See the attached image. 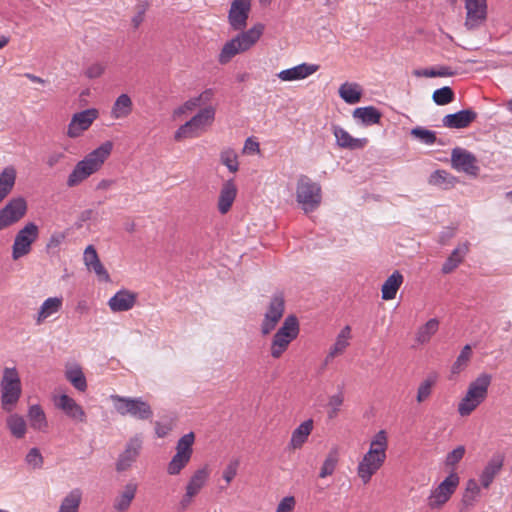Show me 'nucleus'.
<instances>
[{
    "label": "nucleus",
    "mask_w": 512,
    "mask_h": 512,
    "mask_svg": "<svg viewBox=\"0 0 512 512\" xmlns=\"http://www.w3.org/2000/svg\"><path fill=\"white\" fill-rule=\"evenodd\" d=\"M195 495L185 491L184 495L182 496L181 500L179 501V509L181 511H185L190 507V505L193 502Z\"/></svg>",
    "instance_id": "0e129e2a"
},
{
    "label": "nucleus",
    "mask_w": 512,
    "mask_h": 512,
    "mask_svg": "<svg viewBox=\"0 0 512 512\" xmlns=\"http://www.w3.org/2000/svg\"><path fill=\"white\" fill-rule=\"evenodd\" d=\"M25 461L33 469L42 468L44 463L43 456L38 448H31L25 457Z\"/></svg>",
    "instance_id": "6e6d98bb"
},
{
    "label": "nucleus",
    "mask_w": 512,
    "mask_h": 512,
    "mask_svg": "<svg viewBox=\"0 0 512 512\" xmlns=\"http://www.w3.org/2000/svg\"><path fill=\"white\" fill-rule=\"evenodd\" d=\"M132 111L133 101L131 97L122 93L115 99L110 110V117L114 120L125 119L131 115Z\"/></svg>",
    "instance_id": "c85d7f7f"
},
{
    "label": "nucleus",
    "mask_w": 512,
    "mask_h": 512,
    "mask_svg": "<svg viewBox=\"0 0 512 512\" xmlns=\"http://www.w3.org/2000/svg\"><path fill=\"white\" fill-rule=\"evenodd\" d=\"M63 306V297H49L47 298L42 305L40 306L37 316L36 322L37 324H42L47 318L52 315L58 313Z\"/></svg>",
    "instance_id": "c756f323"
},
{
    "label": "nucleus",
    "mask_w": 512,
    "mask_h": 512,
    "mask_svg": "<svg viewBox=\"0 0 512 512\" xmlns=\"http://www.w3.org/2000/svg\"><path fill=\"white\" fill-rule=\"evenodd\" d=\"M141 447L142 440L140 437L135 436L131 438L126 445L125 450L119 455L116 463L117 471L122 472L128 470L139 456Z\"/></svg>",
    "instance_id": "6ab92c4d"
},
{
    "label": "nucleus",
    "mask_w": 512,
    "mask_h": 512,
    "mask_svg": "<svg viewBox=\"0 0 512 512\" xmlns=\"http://www.w3.org/2000/svg\"><path fill=\"white\" fill-rule=\"evenodd\" d=\"M435 77H450L455 74V72L447 66H440L434 69Z\"/></svg>",
    "instance_id": "338daca9"
},
{
    "label": "nucleus",
    "mask_w": 512,
    "mask_h": 512,
    "mask_svg": "<svg viewBox=\"0 0 512 512\" xmlns=\"http://www.w3.org/2000/svg\"><path fill=\"white\" fill-rule=\"evenodd\" d=\"M251 8V0H234L231 4L228 20L234 30H243Z\"/></svg>",
    "instance_id": "a211bd4d"
},
{
    "label": "nucleus",
    "mask_w": 512,
    "mask_h": 512,
    "mask_svg": "<svg viewBox=\"0 0 512 512\" xmlns=\"http://www.w3.org/2000/svg\"><path fill=\"white\" fill-rule=\"evenodd\" d=\"M411 135L420 140L422 143L432 145L436 142V134L431 130L422 127H416L411 130Z\"/></svg>",
    "instance_id": "5fc2aeb1"
},
{
    "label": "nucleus",
    "mask_w": 512,
    "mask_h": 512,
    "mask_svg": "<svg viewBox=\"0 0 512 512\" xmlns=\"http://www.w3.org/2000/svg\"><path fill=\"white\" fill-rule=\"evenodd\" d=\"M319 65L310 63H301L289 69L280 71L277 77L284 82L303 80L317 72Z\"/></svg>",
    "instance_id": "412c9836"
},
{
    "label": "nucleus",
    "mask_w": 512,
    "mask_h": 512,
    "mask_svg": "<svg viewBox=\"0 0 512 512\" xmlns=\"http://www.w3.org/2000/svg\"><path fill=\"white\" fill-rule=\"evenodd\" d=\"M434 385L435 379L433 378H427L423 380L418 386L416 401L418 403H423L426 401L431 396Z\"/></svg>",
    "instance_id": "3c124183"
},
{
    "label": "nucleus",
    "mask_w": 512,
    "mask_h": 512,
    "mask_svg": "<svg viewBox=\"0 0 512 512\" xmlns=\"http://www.w3.org/2000/svg\"><path fill=\"white\" fill-rule=\"evenodd\" d=\"M106 64L102 62H93L84 69V76L90 80L100 78L106 71Z\"/></svg>",
    "instance_id": "864d4df0"
},
{
    "label": "nucleus",
    "mask_w": 512,
    "mask_h": 512,
    "mask_svg": "<svg viewBox=\"0 0 512 512\" xmlns=\"http://www.w3.org/2000/svg\"><path fill=\"white\" fill-rule=\"evenodd\" d=\"M7 427L10 430L11 434L21 439L25 436L27 432V425L25 419L19 414H11L7 420Z\"/></svg>",
    "instance_id": "c03bdc74"
},
{
    "label": "nucleus",
    "mask_w": 512,
    "mask_h": 512,
    "mask_svg": "<svg viewBox=\"0 0 512 512\" xmlns=\"http://www.w3.org/2000/svg\"><path fill=\"white\" fill-rule=\"evenodd\" d=\"M1 407L11 412L17 406L22 394L19 373L15 367H5L0 381Z\"/></svg>",
    "instance_id": "39448f33"
},
{
    "label": "nucleus",
    "mask_w": 512,
    "mask_h": 512,
    "mask_svg": "<svg viewBox=\"0 0 512 512\" xmlns=\"http://www.w3.org/2000/svg\"><path fill=\"white\" fill-rule=\"evenodd\" d=\"M138 485L135 482H128L122 490L118 492L113 500V509L116 512H126L135 499Z\"/></svg>",
    "instance_id": "a878e982"
},
{
    "label": "nucleus",
    "mask_w": 512,
    "mask_h": 512,
    "mask_svg": "<svg viewBox=\"0 0 512 512\" xmlns=\"http://www.w3.org/2000/svg\"><path fill=\"white\" fill-rule=\"evenodd\" d=\"M39 228L33 223H27L22 229H20L14 239L12 245V258L18 260L21 257L30 253L32 244L38 239Z\"/></svg>",
    "instance_id": "9d476101"
},
{
    "label": "nucleus",
    "mask_w": 512,
    "mask_h": 512,
    "mask_svg": "<svg viewBox=\"0 0 512 512\" xmlns=\"http://www.w3.org/2000/svg\"><path fill=\"white\" fill-rule=\"evenodd\" d=\"M352 115L365 126L379 124L382 118L381 112L374 106L358 107Z\"/></svg>",
    "instance_id": "f704fd0d"
},
{
    "label": "nucleus",
    "mask_w": 512,
    "mask_h": 512,
    "mask_svg": "<svg viewBox=\"0 0 512 512\" xmlns=\"http://www.w3.org/2000/svg\"><path fill=\"white\" fill-rule=\"evenodd\" d=\"M503 464L504 456L502 454L498 453L490 458L479 476L480 483L483 488L488 489L490 487L494 481V478L502 470Z\"/></svg>",
    "instance_id": "4be33fe9"
},
{
    "label": "nucleus",
    "mask_w": 512,
    "mask_h": 512,
    "mask_svg": "<svg viewBox=\"0 0 512 512\" xmlns=\"http://www.w3.org/2000/svg\"><path fill=\"white\" fill-rule=\"evenodd\" d=\"M339 96L348 104H356L361 100L362 89L357 83H344L339 88Z\"/></svg>",
    "instance_id": "a19ab883"
},
{
    "label": "nucleus",
    "mask_w": 512,
    "mask_h": 512,
    "mask_svg": "<svg viewBox=\"0 0 512 512\" xmlns=\"http://www.w3.org/2000/svg\"><path fill=\"white\" fill-rule=\"evenodd\" d=\"M386 459L372 453L366 452L357 465V475L363 482L368 484L373 475L384 465Z\"/></svg>",
    "instance_id": "dca6fc26"
},
{
    "label": "nucleus",
    "mask_w": 512,
    "mask_h": 512,
    "mask_svg": "<svg viewBox=\"0 0 512 512\" xmlns=\"http://www.w3.org/2000/svg\"><path fill=\"white\" fill-rule=\"evenodd\" d=\"M460 482L456 473H450L437 487L431 490L427 504L431 509L442 508L455 493Z\"/></svg>",
    "instance_id": "1a4fd4ad"
},
{
    "label": "nucleus",
    "mask_w": 512,
    "mask_h": 512,
    "mask_svg": "<svg viewBox=\"0 0 512 512\" xmlns=\"http://www.w3.org/2000/svg\"><path fill=\"white\" fill-rule=\"evenodd\" d=\"M465 26L469 29L479 27L487 17L486 0H465Z\"/></svg>",
    "instance_id": "f3484780"
},
{
    "label": "nucleus",
    "mask_w": 512,
    "mask_h": 512,
    "mask_svg": "<svg viewBox=\"0 0 512 512\" xmlns=\"http://www.w3.org/2000/svg\"><path fill=\"white\" fill-rule=\"evenodd\" d=\"M82 499L80 489L71 490L61 501L57 512H78Z\"/></svg>",
    "instance_id": "79ce46f5"
},
{
    "label": "nucleus",
    "mask_w": 512,
    "mask_h": 512,
    "mask_svg": "<svg viewBox=\"0 0 512 512\" xmlns=\"http://www.w3.org/2000/svg\"><path fill=\"white\" fill-rule=\"evenodd\" d=\"M388 449V435L385 430L378 431L370 441L369 449L367 452L382 458H387Z\"/></svg>",
    "instance_id": "ea45409f"
},
{
    "label": "nucleus",
    "mask_w": 512,
    "mask_h": 512,
    "mask_svg": "<svg viewBox=\"0 0 512 512\" xmlns=\"http://www.w3.org/2000/svg\"><path fill=\"white\" fill-rule=\"evenodd\" d=\"M28 419L30 426L37 431H46L48 428V421L43 408L38 405H31L28 409Z\"/></svg>",
    "instance_id": "58836bf2"
},
{
    "label": "nucleus",
    "mask_w": 512,
    "mask_h": 512,
    "mask_svg": "<svg viewBox=\"0 0 512 512\" xmlns=\"http://www.w3.org/2000/svg\"><path fill=\"white\" fill-rule=\"evenodd\" d=\"M451 163L454 169L469 175L475 176L479 171L476 157L469 151L462 148H455L452 150Z\"/></svg>",
    "instance_id": "2eb2a0df"
},
{
    "label": "nucleus",
    "mask_w": 512,
    "mask_h": 512,
    "mask_svg": "<svg viewBox=\"0 0 512 512\" xmlns=\"http://www.w3.org/2000/svg\"><path fill=\"white\" fill-rule=\"evenodd\" d=\"M476 117L477 114L474 111L467 109L444 116L442 122L447 128L461 129L468 127Z\"/></svg>",
    "instance_id": "bb28decb"
},
{
    "label": "nucleus",
    "mask_w": 512,
    "mask_h": 512,
    "mask_svg": "<svg viewBox=\"0 0 512 512\" xmlns=\"http://www.w3.org/2000/svg\"><path fill=\"white\" fill-rule=\"evenodd\" d=\"M296 199L305 213L316 210L322 200L320 185L308 176H300L297 182Z\"/></svg>",
    "instance_id": "6e6552de"
},
{
    "label": "nucleus",
    "mask_w": 512,
    "mask_h": 512,
    "mask_svg": "<svg viewBox=\"0 0 512 512\" xmlns=\"http://www.w3.org/2000/svg\"><path fill=\"white\" fill-rule=\"evenodd\" d=\"M432 98L437 105H447L454 100V92L450 87L445 86L435 90Z\"/></svg>",
    "instance_id": "8fccbe9b"
},
{
    "label": "nucleus",
    "mask_w": 512,
    "mask_h": 512,
    "mask_svg": "<svg viewBox=\"0 0 512 512\" xmlns=\"http://www.w3.org/2000/svg\"><path fill=\"white\" fill-rule=\"evenodd\" d=\"M313 430V420L308 419L302 422L291 435L289 446L293 450L300 449L308 440Z\"/></svg>",
    "instance_id": "7c9ffc66"
},
{
    "label": "nucleus",
    "mask_w": 512,
    "mask_h": 512,
    "mask_svg": "<svg viewBox=\"0 0 512 512\" xmlns=\"http://www.w3.org/2000/svg\"><path fill=\"white\" fill-rule=\"evenodd\" d=\"M99 111L96 108H89L74 113L67 126L66 135L71 139L81 137L98 119Z\"/></svg>",
    "instance_id": "9b49d317"
},
{
    "label": "nucleus",
    "mask_w": 512,
    "mask_h": 512,
    "mask_svg": "<svg viewBox=\"0 0 512 512\" xmlns=\"http://www.w3.org/2000/svg\"><path fill=\"white\" fill-rule=\"evenodd\" d=\"M447 175L448 174L445 171L438 170L431 175L430 183L440 185L443 181H445Z\"/></svg>",
    "instance_id": "69168bd1"
},
{
    "label": "nucleus",
    "mask_w": 512,
    "mask_h": 512,
    "mask_svg": "<svg viewBox=\"0 0 512 512\" xmlns=\"http://www.w3.org/2000/svg\"><path fill=\"white\" fill-rule=\"evenodd\" d=\"M210 476V470L207 467L197 469L189 478L185 491L197 496L205 487Z\"/></svg>",
    "instance_id": "2f4dec72"
},
{
    "label": "nucleus",
    "mask_w": 512,
    "mask_h": 512,
    "mask_svg": "<svg viewBox=\"0 0 512 512\" xmlns=\"http://www.w3.org/2000/svg\"><path fill=\"white\" fill-rule=\"evenodd\" d=\"M54 405L75 423H86L87 414L84 408L67 394L53 397Z\"/></svg>",
    "instance_id": "ddd939ff"
},
{
    "label": "nucleus",
    "mask_w": 512,
    "mask_h": 512,
    "mask_svg": "<svg viewBox=\"0 0 512 512\" xmlns=\"http://www.w3.org/2000/svg\"><path fill=\"white\" fill-rule=\"evenodd\" d=\"M285 309L284 297L282 294H276L270 301L264 320L261 325V331L264 335L269 334L282 318Z\"/></svg>",
    "instance_id": "4468645a"
},
{
    "label": "nucleus",
    "mask_w": 512,
    "mask_h": 512,
    "mask_svg": "<svg viewBox=\"0 0 512 512\" xmlns=\"http://www.w3.org/2000/svg\"><path fill=\"white\" fill-rule=\"evenodd\" d=\"M27 201L23 197L10 199L0 210V230L19 222L27 213Z\"/></svg>",
    "instance_id": "f8f14e48"
},
{
    "label": "nucleus",
    "mask_w": 512,
    "mask_h": 512,
    "mask_svg": "<svg viewBox=\"0 0 512 512\" xmlns=\"http://www.w3.org/2000/svg\"><path fill=\"white\" fill-rule=\"evenodd\" d=\"M190 462V459L175 454L167 466V473L169 475H178Z\"/></svg>",
    "instance_id": "603ef678"
},
{
    "label": "nucleus",
    "mask_w": 512,
    "mask_h": 512,
    "mask_svg": "<svg viewBox=\"0 0 512 512\" xmlns=\"http://www.w3.org/2000/svg\"><path fill=\"white\" fill-rule=\"evenodd\" d=\"M440 322L436 318L429 319L426 323L421 325L415 333V341L420 345H425L430 342L432 337L439 330Z\"/></svg>",
    "instance_id": "4c0bfd02"
},
{
    "label": "nucleus",
    "mask_w": 512,
    "mask_h": 512,
    "mask_svg": "<svg viewBox=\"0 0 512 512\" xmlns=\"http://www.w3.org/2000/svg\"><path fill=\"white\" fill-rule=\"evenodd\" d=\"M237 187L233 180H227L223 183L217 201V209L222 214H227L236 199Z\"/></svg>",
    "instance_id": "b1692460"
},
{
    "label": "nucleus",
    "mask_w": 512,
    "mask_h": 512,
    "mask_svg": "<svg viewBox=\"0 0 512 512\" xmlns=\"http://www.w3.org/2000/svg\"><path fill=\"white\" fill-rule=\"evenodd\" d=\"M351 327L349 325L344 326L338 333L334 344L330 347L326 357V362L342 355L350 345L352 338Z\"/></svg>",
    "instance_id": "cd10ccee"
},
{
    "label": "nucleus",
    "mask_w": 512,
    "mask_h": 512,
    "mask_svg": "<svg viewBox=\"0 0 512 512\" xmlns=\"http://www.w3.org/2000/svg\"><path fill=\"white\" fill-rule=\"evenodd\" d=\"M112 149L113 143L106 141L77 162L67 177V186L70 188L76 187L91 175L97 173L111 155Z\"/></svg>",
    "instance_id": "f257e3e1"
},
{
    "label": "nucleus",
    "mask_w": 512,
    "mask_h": 512,
    "mask_svg": "<svg viewBox=\"0 0 512 512\" xmlns=\"http://www.w3.org/2000/svg\"><path fill=\"white\" fill-rule=\"evenodd\" d=\"M468 251V243L458 245L443 264L442 272L444 274H449L453 272L459 266V264L462 263Z\"/></svg>",
    "instance_id": "e433bc0d"
},
{
    "label": "nucleus",
    "mask_w": 512,
    "mask_h": 512,
    "mask_svg": "<svg viewBox=\"0 0 512 512\" xmlns=\"http://www.w3.org/2000/svg\"><path fill=\"white\" fill-rule=\"evenodd\" d=\"M296 500L294 496H286L278 503L275 512H294Z\"/></svg>",
    "instance_id": "052dcab7"
},
{
    "label": "nucleus",
    "mask_w": 512,
    "mask_h": 512,
    "mask_svg": "<svg viewBox=\"0 0 512 512\" xmlns=\"http://www.w3.org/2000/svg\"><path fill=\"white\" fill-rule=\"evenodd\" d=\"M332 131L340 148L349 150L363 149L368 143L367 138H354L340 126H333Z\"/></svg>",
    "instance_id": "5701e85b"
},
{
    "label": "nucleus",
    "mask_w": 512,
    "mask_h": 512,
    "mask_svg": "<svg viewBox=\"0 0 512 512\" xmlns=\"http://www.w3.org/2000/svg\"><path fill=\"white\" fill-rule=\"evenodd\" d=\"M264 29L265 27L263 24L257 23L249 30L241 32L231 40L227 41L218 55V62L225 65L236 55L251 49L261 38Z\"/></svg>",
    "instance_id": "7ed1b4c3"
},
{
    "label": "nucleus",
    "mask_w": 512,
    "mask_h": 512,
    "mask_svg": "<svg viewBox=\"0 0 512 512\" xmlns=\"http://www.w3.org/2000/svg\"><path fill=\"white\" fill-rule=\"evenodd\" d=\"M299 334V323L294 315L288 316L281 328L275 333L272 339L270 353L274 359H279L288 349L290 343Z\"/></svg>",
    "instance_id": "0eeeda50"
},
{
    "label": "nucleus",
    "mask_w": 512,
    "mask_h": 512,
    "mask_svg": "<svg viewBox=\"0 0 512 512\" xmlns=\"http://www.w3.org/2000/svg\"><path fill=\"white\" fill-rule=\"evenodd\" d=\"M110 399L118 414L131 416L138 420H149L153 416L150 404L142 398H131L119 395H111Z\"/></svg>",
    "instance_id": "423d86ee"
},
{
    "label": "nucleus",
    "mask_w": 512,
    "mask_h": 512,
    "mask_svg": "<svg viewBox=\"0 0 512 512\" xmlns=\"http://www.w3.org/2000/svg\"><path fill=\"white\" fill-rule=\"evenodd\" d=\"M17 171L12 165L0 172V203L12 192L16 183Z\"/></svg>",
    "instance_id": "72a5a7b5"
},
{
    "label": "nucleus",
    "mask_w": 512,
    "mask_h": 512,
    "mask_svg": "<svg viewBox=\"0 0 512 512\" xmlns=\"http://www.w3.org/2000/svg\"><path fill=\"white\" fill-rule=\"evenodd\" d=\"M137 296L133 291L121 289L109 299L108 306L114 313L129 311L135 306Z\"/></svg>",
    "instance_id": "aec40b11"
},
{
    "label": "nucleus",
    "mask_w": 512,
    "mask_h": 512,
    "mask_svg": "<svg viewBox=\"0 0 512 512\" xmlns=\"http://www.w3.org/2000/svg\"><path fill=\"white\" fill-rule=\"evenodd\" d=\"M220 160L223 165H225L228 170L232 173H235L239 169L238 156L237 153L233 149H225L220 154Z\"/></svg>",
    "instance_id": "09e8293b"
},
{
    "label": "nucleus",
    "mask_w": 512,
    "mask_h": 512,
    "mask_svg": "<svg viewBox=\"0 0 512 512\" xmlns=\"http://www.w3.org/2000/svg\"><path fill=\"white\" fill-rule=\"evenodd\" d=\"M64 158L62 153H52L47 157L46 164L52 168Z\"/></svg>",
    "instance_id": "774afa93"
},
{
    "label": "nucleus",
    "mask_w": 512,
    "mask_h": 512,
    "mask_svg": "<svg viewBox=\"0 0 512 512\" xmlns=\"http://www.w3.org/2000/svg\"><path fill=\"white\" fill-rule=\"evenodd\" d=\"M194 442L195 434L193 432H189L183 435L176 444L175 454L186 457L191 460Z\"/></svg>",
    "instance_id": "49530a36"
},
{
    "label": "nucleus",
    "mask_w": 512,
    "mask_h": 512,
    "mask_svg": "<svg viewBox=\"0 0 512 512\" xmlns=\"http://www.w3.org/2000/svg\"><path fill=\"white\" fill-rule=\"evenodd\" d=\"M83 260L87 269L93 271L101 281L107 282L110 280V276L101 263L94 246L89 245L86 247Z\"/></svg>",
    "instance_id": "393cba45"
},
{
    "label": "nucleus",
    "mask_w": 512,
    "mask_h": 512,
    "mask_svg": "<svg viewBox=\"0 0 512 512\" xmlns=\"http://www.w3.org/2000/svg\"><path fill=\"white\" fill-rule=\"evenodd\" d=\"M481 493V486L475 479H469L461 499L460 511H467L475 505Z\"/></svg>",
    "instance_id": "473e14b6"
},
{
    "label": "nucleus",
    "mask_w": 512,
    "mask_h": 512,
    "mask_svg": "<svg viewBox=\"0 0 512 512\" xmlns=\"http://www.w3.org/2000/svg\"><path fill=\"white\" fill-rule=\"evenodd\" d=\"M404 281L403 275L399 271H394L383 283L381 288L382 299L392 300Z\"/></svg>",
    "instance_id": "c9c22d12"
},
{
    "label": "nucleus",
    "mask_w": 512,
    "mask_h": 512,
    "mask_svg": "<svg viewBox=\"0 0 512 512\" xmlns=\"http://www.w3.org/2000/svg\"><path fill=\"white\" fill-rule=\"evenodd\" d=\"M259 151H260V146L257 141L253 140L252 138L246 139L244 148H243L244 153L255 154V153H259Z\"/></svg>",
    "instance_id": "e2e57ef3"
},
{
    "label": "nucleus",
    "mask_w": 512,
    "mask_h": 512,
    "mask_svg": "<svg viewBox=\"0 0 512 512\" xmlns=\"http://www.w3.org/2000/svg\"><path fill=\"white\" fill-rule=\"evenodd\" d=\"M239 467L238 460H231L223 470L222 477L225 480L227 486L232 482V480L236 477Z\"/></svg>",
    "instance_id": "bf43d9fd"
},
{
    "label": "nucleus",
    "mask_w": 512,
    "mask_h": 512,
    "mask_svg": "<svg viewBox=\"0 0 512 512\" xmlns=\"http://www.w3.org/2000/svg\"><path fill=\"white\" fill-rule=\"evenodd\" d=\"M213 93L211 90H206L201 93L199 96L190 98L186 102L183 103L184 108L189 110V113L194 111L197 107L200 106L201 102L208 101L212 97Z\"/></svg>",
    "instance_id": "4d7b16f0"
},
{
    "label": "nucleus",
    "mask_w": 512,
    "mask_h": 512,
    "mask_svg": "<svg viewBox=\"0 0 512 512\" xmlns=\"http://www.w3.org/2000/svg\"><path fill=\"white\" fill-rule=\"evenodd\" d=\"M339 462V453L337 449H332L326 455L323 464L320 468L319 477L324 479L331 476Z\"/></svg>",
    "instance_id": "a18cd8bd"
},
{
    "label": "nucleus",
    "mask_w": 512,
    "mask_h": 512,
    "mask_svg": "<svg viewBox=\"0 0 512 512\" xmlns=\"http://www.w3.org/2000/svg\"><path fill=\"white\" fill-rule=\"evenodd\" d=\"M491 381L490 374L481 373L469 383L457 405V412L461 417L470 416L487 399Z\"/></svg>",
    "instance_id": "f03ea898"
},
{
    "label": "nucleus",
    "mask_w": 512,
    "mask_h": 512,
    "mask_svg": "<svg viewBox=\"0 0 512 512\" xmlns=\"http://www.w3.org/2000/svg\"><path fill=\"white\" fill-rule=\"evenodd\" d=\"M66 379L80 392L87 389V382L82 369L78 365L70 366L65 371Z\"/></svg>",
    "instance_id": "37998d69"
},
{
    "label": "nucleus",
    "mask_w": 512,
    "mask_h": 512,
    "mask_svg": "<svg viewBox=\"0 0 512 512\" xmlns=\"http://www.w3.org/2000/svg\"><path fill=\"white\" fill-rule=\"evenodd\" d=\"M464 454H465L464 446L460 445V446L456 447L454 450H452L451 452H449L447 454L445 464L447 466L454 467L462 460V458L464 457Z\"/></svg>",
    "instance_id": "13d9d810"
},
{
    "label": "nucleus",
    "mask_w": 512,
    "mask_h": 512,
    "mask_svg": "<svg viewBox=\"0 0 512 512\" xmlns=\"http://www.w3.org/2000/svg\"><path fill=\"white\" fill-rule=\"evenodd\" d=\"M344 397L341 393L332 395L329 398L328 406L331 408L333 414H337L341 405L343 404Z\"/></svg>",
    "instance_id": "680f3d73"
},
{
    "label": "nucleus",
    "mask_w": 512,
    "mask_h": 512,
    "mask_svg": "<svg viewBox=\"0 0 512 512\" xmlns=\"http://www.w3.org/2000/svg\"><path fill=\"white\" fill-rule=\"evenodd\" d=\"M216 110L212 106L201 109L190 120L182 124L174 133V140L181 142L204 134L215 120Z\"/></svg>",
    "instance_id": "20e7f679"
},
{
    "label": "nucleus",
    "mask_w": 512,
    "mask_h": 512,
    "mask_svg": "<svg viewBox=\"0 0 512 512\" xmlns=\"http://www.w3.org/2000/svg\"><path fill=\"white\" fill-rule=\"evenodd\" d=\"M471 358H472V347L469 344H467L462 348L457 359L451 366V373L454 375L460 374L462 371H464L467 368Z\"/></svg>",
    "instance_id": "de8ad7c7"
}]
</instances>
